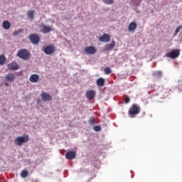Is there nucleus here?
I'll return each mask as SVG.
<instances>
[{"instance_id": "1a4fd4ad", "label": "nucleus", "mask_w": 182, "mask_h": 182, "mask_svg": "<svg viewBox=\"0 0 182 182\" xmlns=\"http://www.w3.org/2000/svg\"><path fill=\"white\" fill-rule=\"evenodd\" d=\"M95 96H96V91L93 90H90L86 92V97L88 100H93V99H95Z\"/></svg>"}, {"instance_id": "cd10ccee", "label": "nucleus", "mask_w": 182, "mask_h": 182, "mask_svg": "<svg viewBox=\"0 0 182 182\" xmlns=\"http://www.w3.org/2000/svg\"><path fill=\"white\" fill-rule=\"evenodd\" d=\"M103 2L105 4H107V5H112V4H113V2H114V0H103Z\"/></svg>"}, {"instance_id": "412c9836", "label": "nucleus", "mask_w": 182, "mask_h": 182, "mask_svg": "<svg viewBox=\"0 0 182 182\" xmlns=\"http://www.w3.org/2000/svg\"><path fill=\"white\" fill-rule=\"evenodd\" d=\"M28 176H29V172L27 170H23L21 171V177H22V178H26Z\"/></svg>"}, {"instance_id": "f03ea898", "label": "nucleus", "mask_w": 182, "mask_h": 182, "mask_svg": "<svg viewBox=\"0 0 182 182\" xmlns=\"http://www.w3.org/2000/svg\"><path fill=\"white\" fill-rule=\"evenodd\" d=\"M29 141V135H23L21 136H17L16 139H14V144L16 146H22L25 143H28Z\"/></svg>"}, {"instance_id": "6ab92c4d", "label": "nucleus", "mask_w": 182, "mask_h": 182, "mask_svg": "<svg viewBox=\"0 0 182 182\" xmlns=\"http://www.w3.org/2000/svg\"><path fill=\"white\" fill-rule=\"evenodd\" d=\"M2 26L4 29H9L11 28V23L8 21H4L3 22Z\"/></svg>"}, {"instance_id": "7ed1b4c3", "label": "nucleus", "mask_w": 182, "mask_h": 182, "mask_svg": "<svg viewBox=\"0 0 182 182\" xmlns=\"http://www.w3.org/2000/svg\"><path fill=\"white\" fill-rule=\"evenodd\" d=\"M16 56L20 58V59H23V60H28L31 58V52L27 49L23 48L18 50Z\"/></svg>"}, {"instance_id": "9b49d317", "label": "nucleus", "mask_w": 182, "mask_h": 182, "mask_svg": "<svg viewBox=\"0 0 182 182\" xmlns=\"http://www.w3.org/2000/svg\"><path fill=\"white\" fill-rule=\"evenodd\" d=\"M41 99L43 102H50L52 100V95L46 92L41 93Z\"/></svg>"}, {"instance_id": "0eeeda50", "label": "nucleus", "mask_w": 182, "mask_h": 182, "mask_svg": "<svg viewBox=\"0 0 182 182\" xmlns=\"http://www.w3.org/2000/svg\"><path fill=\"white\" fill-rule=\"evenodd\" d=\"M29 39L33 45H38L41 41V38L37 34H31L29 36Z\"/></svg>"}, {"instance_id": "5701e85b", "label": "nucleus", "mask_w": 182, "mask_h": 182, "mask_svg": "<svg viewBox=\"0 0 182 182\" xmlns=\"http://www.w3.org/2000/svg\"><path fill=\"white\" fill-rule=\"evenodd\" d=\"M170 92H171L170 88H163V93L165 96H168V95H170Z\"/></svg>"}, {"instance_id": "423d86ee", "label": "nucleus", "mask_w": 182, "mask_h": 182, "mask_svg": "<svg viewBox=\"0 0 182 182\" xmlns=\"http://www.w3.org/2000/svg\"><path fill=\"white\" fill-rule=\"evenodd\" d=\"M84 52H85V53H87V55H95V53H96V52H97V50L96 49V47H95L93 46H90L86 47L84 49Z\"/></svg>"}, {"instance_id": "393cba45", "label": "nucleus", "mask_w": 182, "mask_h": 182, "mask_svg": "<svg viewBox=\"0 0 182 182\" xmlns=\"http://www.w3.org/2000/svg\"><path fill=\"white\" fill-rule=\"evenodd\" d=\"M35 14V11H29L28 12V16L30 19H33L34 16L33 14Z\"/></svg>"}, {"instance_id": "f3484780", "label": "nucleus", "mask_w": 182, "mask_h": 182, "mask_svg": "<svg viewBox=\"0 0 182 182\" xmlns=\"http://www.w3.org/2000/svg\"><path fill=\"white\" fill-rule=\"evenodd\" d=\"M136 28H137V23H136V22L134 21H132L129 25L128 31H129V32H132V31H134Z\"/></svg>"}, {"instance_id": "b1692460", "label": "nucleus", "mask_w": 182, "mask_h": 182, "mask_svg": "<svg viewBox=\"0 0 182 182\" xmlns=\"http://www.w3.org/2000/svg\"><path fill=\"white\" fill-rule=\"evenodd\" d=\"M23 32V29L19 28L14 32V36H18V35H21Z\"/></svg>"}, {"instance_id": "4be33fe9", "label": "nucleus", "mask_w": 182, "mask_h": 182, "mask_svg": "<svg viewBox=\"0 0 182 182\" xmlns=\"http://www.w3.org/2000/svg\"><path fill=\"white\" fill-rule=\"evenodd\" d=\"M5 62H6V58H5V55H0V65H5Z\"/></svg>"}, {"instance_id": "a211bd4d", "label": "nucleus", "mask_w": 182, "mask_h": 182, "mask_svg": "<svg viewBox=\"0 0 182 182\" xmlns=\"http://www.w3.org/2000/svg\"><path fill=\"white\" fill-rule=\"evenodd\" d=\"M105 79L102 77H100L99 79L97 80V86H105Z\"/></svg>"}, {"instance_id": "a878e982", "label": "nucleus", "mask_w": 182, "mask_h": 182, "mask_svg": "<svg viewBox=\"0 0 182 182\" xmlns=\"http://www.w3.org/2000/svg\"><path fill=\"white\" fill-rule=\"evenodd\" d=\"M182 29V26H178L175 31V33L173 34V36H177V34L178 33V32H180V31H181Z\"/></svg>"}, {"instance_id": "aec40b11", "label": "nucleus", "mask_w": 182, "mask_h": 182, "mask_svg": "<svg viewBox=\"0 0 182 182\" xmlns=\"http://www.w3.org/2000/svg\"><path fill=\"white\" fill-rule=\"evenodd\" d=\"M163 73L161 71H154L152 73V76H154V77H161Z\"/></svg>"}, {"instance_id": "4468645a", "label": "nucleus", "mask_w": 182, "mask_h": 182, "mask_svg": "<svg viewBox=\"0 0 182 182\" xmlns=\"http://www.w3.org/2000/svg\"><path fill=\"white\" fill-rule=\"evenodd\" d=\"M114 46H116V41H114V40H112L111 43L107 44L105 46V50H112V49H113Z\"/></svg>"}, {"instance_id": "20e7f679", "label": "nucleus", "mask_w": 182, "mask_h": 182, "mask_svg": "<svg viewBox=\"0 0 182 182\" xmlns=\"http://www.w3.org/2000/svg\"><path fill=\"white\" fill-rule=\"evenodd\" d=\"M16 79V76H15V74H14L12 73H8L4 77V80L6 81L4 82V85L5 86H9V83H14V82H15Z\"/></svg>"}, {"instance_id": "6e6552de", "label": "nucleus", "mask_w": 182, "mask_h": 182, "mask_svg": "<svg viewBox=\"0 0 182 182\" xmlns=\"http://www.w3.org/2000/svg\"><path fill=\"white\" fill-rule=\"evenodd\" d=\"M55 46L50 45L44 48L46 55H53V53H55Z\"/></svg>"}, {"instance_id": "2eb2a0df", "label": "nucleus", "mask_w": 182, "mask_h": 182, "mask_svg": "<svg viewBox=\"0 0 182 182\" xmlns=\"http://www.w3.org/2000/svg\"><path fill=\"white\" fill-rule=\"evenodd\" d=\"M52 31L51 26H46L45 24H43V28L41 29V32L43 33H49Z\"/></svg>"}, {"instance_id": "c756f323", "label": "nucleus", "mask_w": 182, "mask_h": 182, "mask_svg": "<svg viewBox=\"0 0 182 182\" xmlns=\"http://www.w3.org/2000/svg\"><path fill=\"white\" fill-rule=\"evenodd\" d=\"M89 123H90V124H95V118L91 117L89 120Z\"/></svg>"}, {"instance_id": "f8f14e48", "label": "nucleus", "mask_w": 182, "mask_h": 182, "mask_svg": "<svg viewBox=\"0 0 182 182\" xmlns=\"http://www.w3.org/2000/svg\"><path fill=\"white\" fill-rule=\"evenodd\" d=\"M100 42H105V43H107V42H110V35L107 33H104L100 38Z\"/></svg>"}, {"instance_id": "9d476101", "label": "nucleus", "mask_w": 182, "mask_h": 182, "mask_svg": "<svg viewBox=\"0 0 182 182\" xmlns=\"http://www.w3.org/2000/svg\"><path fill=\"white\" fill-rule=\"evenodd\" d=\"M65 158L67 160H73V159H76V152L73 151H69L65 154Z\"/></svg>"}, {"instance_id": "bb28decb", "label": "nucleus", "mask_w": 182, "mask_h": 182, "mask_svg": "<svg viewBox=\"0 0 182 182\" xmlns=\"http://www.w3.org/2000/svg\"><path fill=\"white\" fill-rule=\"evenodd\" d=\"M104 72L105 75H110V73H112V70L110 69V68L107 67L105 68Z\"/></svg>"}, {"instance_id": "7c9ffc66", "label": "nucleus", "mask_w": 182, "mask_h": 182, "mask_svg": "<svg viewBox=\"0 0 182 182\" xmlns=\"http://www.w3.org/2000/svg\"><path fill=\"white\" fill-rule=\"evenodd\" d=\"M124 102H125L126 104L130 103V97H127L125 98Z\"/></svg>"}, {"instance_id": "c85d7f7f", "label": "nucleus", "mask_w": 182, "mask_h": 182, "mask_svg": "<svg viewBox=\"0 0 182 182\" xmlns=\"http://www.w3.org/2000/svg\"><path fill=\"white\" fill-rule=\"evenodd\" d=\"M95 132H100L102 130V127L100 126L96 125L94 127Z\"/></svg>"}, {"instance_id": "ddd939ff", "label": "nucleus", "mask_w": 182, "mask_h": 182, "mask_svg": "<svg viewBox=\"0 0 182 182\" xmlns=\"http://www.w3.org/2000/svg\"><path fill=\"white\" fill-rule=\"evenodd\" d=\"M8 69L9 70H18V69H19V65H18V63L13 62L8 64Z\"/></svg>"}, {"instance_id": "dca6fc26", "label": "nucleus", "mask_w": 182, "mask_h": 182, "mask_svg": "<svg viewBox=\"0 0 182 182\" xmlns=\"http://www.w3.org/2000/svg\"><path fill=\"white\" fill-rule=\"evenodd\" d=\"M29 80L31 82V83H36V82L39 80V75L36 74L31 75Z\"/></svg>"}, {"instance_id": "f257e3e1", "label": "nucleus", "mask_w": 182, "mask_h": 182, "mask_svg": "<svg viewBox=\"0 0 182 182\" xmlns=\"http://www.w3.org/2000/svg\"><path fill=\"white\" fill-rule=\"evenodd\" d=\"M140 112H141V108H140L139 105L137 104H134L129 108V114L130 117L133 118L136 117V116H137Z\"/></svg>"}, {"instance_id": "39448f33", "label": "nucleus", "mask_w": 182, "mask_h": 182, "mask_svg": "<svg viewBox=\"0 0 182 182\" xmlns=\"http://www.w3.org/2000/svg\"><path fill=\"white\" fill-rule=\"evenodd\" d=\"M166 56V58H170L171 59H176V58H178V56H180V50H172L171 52L167 53Z\"/></svg>"}]
</instances>
